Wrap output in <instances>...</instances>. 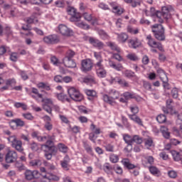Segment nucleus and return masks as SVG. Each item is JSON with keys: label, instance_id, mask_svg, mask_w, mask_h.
Instances as JSON below:
<instances>
[{"label": "nucleus", "instance_id": "obj_53", "mask_svg": "<svg viewBox=\"0 0 182 182\" xmlns=\"http://www.w3.org/2000/svg\"><path fill=\"white\" fill-rule=\"evenodd\" d=\"M77 26H78V28H81L82 29H89L90 28L89 25L83 21L77 23Z\"/></svg>", "mask_w": 182, "mask_h": 182}, {"label": "nucleus", "instance_id": "obj_47", "mask_svg": "<svg viewBox=\"0 0 182 182\" xmlns=\"http://www.w3.org/2000/svg\"><path fill=\"white\" fill-rule=\"evenodd\" d=\"M127 59H129V60H132L133 62H136V60H139V58L134 53L127 54Z\"/></svg>", "mask_w": 182, "mask_h": 182}, {"label": "nucleus", "instance_id": "obj_37", "mask_svg": "<svg viewBox=\"0 0 182 182\" xmlns=\"http://www.w3.org/2000/svg\"><path fill=\"white\" fill-rule=\"evenodd\" d=\"M57 97L58 100L60 102H69V98L68 97V95L63 94V93H60L57 95Z\"/></svg>", "mask_w": 182, "mask_h": 182}, {"label": "nucleus", "instance_id": "obj_56", "mask_svg": "<svg viewBox=\"0 0 182 182\" xmlns=\"http://www.w3.org/2000/svg\"><path fill=\"white\" fill-rule=\"evenodd\" d=\"M98 8H100V9H103V11H109L110 8H109V6L104 2H101L98 5Z\"/></svg>", "mask_w": 182, "mask_h": 182}, {"label": "nucleus", "instance_id": "obj_23", "mask_svg": "<svg viewBox=\"0 0 182 182\" xmlns=\"http://www.w3.org/2000/svg\"><path fill=\"white\" fill-rule=\"evenodd\" d=\"M125 4H128L132 8H137L141 5V0H124Z\"/></svg>", "mask_w": 182, "mask_h": 182}, {"label": "nucleus", "instance_id": "obj_16", "mask_svg": "<svg viewBox=\"0 0 182 182\" xmlns=\"http://www.w3.org/2000/svg\"><path fill=\"white\" fill-rule=\"evenodd\" d=\"M63 63L65 68H68L70 69H75L77 68L76 62L73 59L63 58Z\"/></svg>", "mask_w": 182, "mask_h": 182}, {"label": "nucleus", "instance_id": "obj_9", "mask_svg": "<svg viewBox=\"0 0 182 182\" xmlns=\"http://www.w3.org/2000/svg\"><path fill=\"white\" fill-rule=\"evenodd\" d=\"M18 160V154L15 151L9 150L5 155V161L7 164L15 163Z\"/></svg>", "mask_w": 182, "mask_h": 182}, {"label": "nucleus", "instance_id": "obj_59", "mask_svg": "<svg viewBox=\"0 0 182 182\" xmlns=\"http://www.w3.org/2000/svg\"><path fill=\"white\" fill-rule=\"evenodd\" d=\"M11 85H16V80H15V78H10L6 80V85L11 86Z\"/></svg>", "mask_w": 182, "mask_h": 182}, {"label": "nucleus", "instance_id": "obj_50", "mask_svg": "<svg viewBox=\"0 0 182 182\" xmlns=\"http://www.w3.org/2000/svg\"><path fill=\"white\" fill-rule=\"evenodd\" d=\"M19 75L23 80H28L29 79V76H28V73L26 71L20 70Z\"/></svg>", "mask_w": 182, "mask_h": 182}, {"label": "nucleus", "instance_id": "obj_51", "mask_svg": "<svg viewBox=\"0 0 182 182\" xmlns=\"http://www.w3.org/2000/svg\"><path fill=\"white\" fill-rule=\"evenodd\" d=\"M129 110H131L132 114H137L139 113V107L137 105H132L129 107Z\"/></svg>", "mask_w": 182, "mask_h": 182}, {"label": "nucleus", "instance_id": "obj_17", "mask_svg": "<svg viewBox=\"0 0 182 182\" xmlns=\"http://www.w3.org/2000/svg\"><path fill=\"white\" fill-rule=\"evenodd\" d=\"M39 174V172L38 171H31V170H26L25 172V177L26 180H32L33 178H36V175Z\"/></svg>", "mask_w": 182, "mask_h": 182}, {"label": "nucleus", "instance_id": "obj_29", "mask_svg": "<svg viewBox=\"0 0 182 182\" xmlns=\"http://www.w3.org/2000/svg\"><path fill=\"white\" fill-rule=\"evenodd\" d=\"M83 82L84 83H86L92 86V85H95L96 83V80H95V77L89 76L84 77Z\"/></svg>", "mask_w": 182, "mask_h": 182}, {"label": "nucleus", "instance_id": "obj_60", "mask_svg": "<svg viewBox=\"0 0 182 182\" xmlns=\"http://www.w3.org/2000/svg\"><path fill=\"white\" fill-rule=\"evenodd\" d=\"M109 160L112 163H117V161H119V156L115 154H112L109 156Z\"/></svg>", "mask_w": 182, "mask_h": 182}, {"label": "nucleus", "instance_id": "obj_10", "mask_svg": "<svg viewBox=\"0 0 182 182\" xmlns=\"http://www.w3.org/2000/svg\"><path fill=\"white\" fill-rule=\"evenodd\" d=\"M43 41L46 45H55L59 43V36L55 34L44 36Z\"/></svg>", "mask_w": 182, "mask_h": 182}, {"label": "nucleus", "instance_id": "obj_2", "mask_svg": "<svg viewBox=\"0 0 182 182\" xmlns=\"http://www.w3.org/2000/svg\"><path fill=\"white\" fill-rule=\"evenodd\" d=\"M151 32L154 34V38L157 41H166V34L164 32V27L161 24H154L151 26Z\"/></svg>", "mask_w": 182, "mask_h": 182}, {"label": "nucleus", "instance_id": "obj_39", "mask_svg": "<svg viewBox=\"0 0 182 182\" xmlns=\"http://www.w3.org/2000/svg\"><path fill=\"white\" fill-rule=\"evenodd\" d=\"M122 96L124 97V99L126 100H129V99H134L136 97V95H134V93L126 92L122 94Z\"/></svg>", "mask_w": 182, "mask_h": 182}, {"label": "nucleus", "instance_id": "obj_28", "mask_svg": "<svg viewBox=\"0 0 182 182\" xmlns=\"http://www.w3.org/2000/svg\"><path fill=\"white\" fill-rule=\"evenodd\" d=\"M11 123H14L16 127H23L25 126V122L19 118L11 119Z\"/></svg>", "mask_w": 182, "mask_h": 182}, {"label": "nucleus", "instance_id": "obj_13", "mask_svg": "<svg viewBox=\"0 0 182 182\" xmlns=\"http://www.w3.org/2000/svg\"><path fill=\"white\" fill-rule=\"evenodd\" d=\"M58 31L63 36H70L73 33V31L64 24H60L58 26Z\"/></svg>", "mask_w": 182, "mask_h": 182}, {"label": "nucleus", "instance_id": "obj_3", "mask_svg": "<svg viewBox=\"0 0 182 182\" xmlns=\"http://www.w3.org/2000/svg\"><path fill=\"white\" fill-rule=\"evenodd\" d=\"M146 41L147 45L151 48V52L153 53H157L156 49H159L160 52H164V48H163V45H161V43L156 41L151 35H148L146 36Z\"/></svg>", "mask_w": 182, "mask_h": 182}, {"label": "nucleus", "instance_id": "obj_58", "mask_svg": "<svg viewBox=\"0 0 182 182\" xmlns=\"http://www.w3.org/2000/svg\"><path fill=\"white\" fill-rule=\"evenodd\" d=\"M43 137H46V139H44L43 141H50L51 143H53V140H55L54 135H48V136H44Z\"/></svg>", "mask_w": 182, "mask_h": 182}, {"label": "nucleus", "instance_id": "obj_18", "mask_svg": "<svg viewBox=\"0 0 182 182\" xmlns=\"http://www.w3.org/2000/svg\"><path fill=\"white\" fill-rule=\"evenodd\" d=\"M43 178L49 180V181H59L60 178L52 173H46V175H43Z\"/></svg>", "mask_w": 182, "mask_h": 182}, {"label": "nucleus", "instance_id": "obj_21", "mask_svg": "<svg viewBox=\"0 0 182 182\" xmlns=\"http://www.w3.org/2000/svg\"><path fill=\"white\" fill-rule=\"evenodd\" d=\"M107 46L111 49V50H114V52H117V53H120L122 50L119 46H117V44L114 42L108 41L106 43Z\"/></svg>", "mask_w": 182, "mask_h": 182}, {"label": "nucleus", "instance_id": "obj_24", "mask_svg": "<svg viewBox=\"0 0 182 182\" xmlns=\"http://www.w3.org/2000/svg\"><path fill=\"white\" fill-rule=\"evenodd\" d=\"M128 117L130 120H132V122L139 124V126H143V121H141V119H140L139 116L136 114H128Z\"/></svg>", "mask_w": 182, "mask_h": 182}, {"label": "nucleus", "instance_id": "obj_35", "mask_svg": "<svg viewBox=\"0 0 182 182\" xmlns=\"http://www.w3.org/2000/svg\"><path fill=\"white\" fill-rule=\"evenodd\" d=\"M98 35L102 41H107L109 39V35L103 30L98 31Z\"/></svg>", "mask_w": 182, "mask_h": 182}, {"label": "nucleus", "instance_id": "obj_12", "mask_svg": "<svg viewBox=\"0 0 182 182\" xmlns=\"http://www.w3.org/2000/svg\"><path fill=\"white\" fill-rule=\"evenodd\" d=\"M95 68L98 77L102 79L107 75V72L105 69V65H103V64H95Z\"/></svg>", "mask_w": 182, "mask_h": 182}, {"label": "nucleus", "instance_id": "obj_44", "mask_svg": "<svg viewBox=\"0 0 182 182\" xmlns=\"http://www.w3.org/2000/svg\"><path fill=\"white\" fill-rule=\"evenodd\" d=\"M6 52H11V48H9V47L5 46L0 47V56L4 55Z\"/></svg>", "mask_w": 182, "mask_h": 182}, {"label": "nucleus", "instance_id": "obj_63", "mask_svg": "<svg viewBox=\"0 0 182 182\" xmlns=\"http://www.w3.org/2000/svg\"><path fill=\"white\" fill-rule=\"evenodd\" d=\"M112 166H110V164H105L103 166V170L104 171H105V173H110V171L112 170Z\"/></svg>", "mask_w": 182, "mask_h": 182}, {"label": "nucleus", "instance_id": "obj_55", "mask_svg": "<svg viewBox=\"0 0 182 182\" xmlns=\"http://www.w3.org/2000/svg\"><path fill=\"white\" fill-rule=\"evenodd\" d=\"M96 139H97V136H96V134L93 132L89 134V139L95 144H96Z\"/></svg>", "mask_w": 182, "mask_h": 182}, {"label": "nucleus", "instance_id": "obj_36", "mask_svg": "<svg viewBox=\"0 0 182 182\" xmlns=\"http://www.w3.org/2000/svg\"><path fill=\"white\" fill-rule=\"evenodd\" d=\"M82 144L85 150L87 151V153H92V146L89 145V143L87 142V140H83L82 141Z\"/></svg>", "mask_w": 182, "mask_h": 182}, {"label": "nucleus", "instance_id": "obj_7", "mask_svg": "<svg viewBox=\"0 0 182 182\" xmlns=\"http://www.w3.org/2000/svg\"><path fill=\"white\" fill-rule=\"evenodd\" d=\"M8 141L11 143V147L13 149H15L17 151H19V153L23 152V146H22V141L16 138V136L13 135L10 136L8 138Z\"/></svg>", "mask_w": 182, "mask_h": 182}, {"label": "nucleus", "instance_id": "obj_64", "mask_svg": "<svg viewBox=\"0 0 182 182\" xmlns=\"http://www.w3.org/2000/svg\"><path fill=\"white\" fill-rule=\"evenodd\" d=\"M67 11H68V15H70V16H72L73 15L75 14L77 12L76 11V9L73 7H68Z\"/></svg>", "mask_w": 182, "mask_h": 182}, {"label": "nucleus", "instance_id": "obj_49", "mask_svg": "<svg viewBox=\"0 0 182 182\" xmlns=\"http://www.w3.org/2000/svg\"><path fill=\"white\" fill-rule=\"evenodd\" d=\"M43 110H45V112L48 113V114H50V116H53V114H52V107H50V106L43 105Z\"/></svg>", "mask_w": 182, "mask_h": 182}, {"label": "nucleus", "instance_id": "obj_32", "mask_svg": "<svg viewBox=\"0 0 182 182\" xmlns=\"http://www.w3.org/2000/svg\"><path fill=\"white\" fill-rule=\"evenodd\" d=\"M58 149L59 150V151H60L61 153H66L67 151H69V148L68 147V146H66L64 144L60 143L58 144Z\"/></svg>", "mask_w": 182, "mask_h": 182}, {"label": "nucleus", "instance_id": "obj_4", "mask_svg": "<svg viewBox=\"0 0 182 182\" xmlns=\"http://www.w3.org/2000/svg\"><path fill=\"white\" fill-rule=\"evenodd\" d=\"M109 95H104L102 97V99L105 103H108V105H110L111 106H114V105H116L117 99H119L120 97V92L116 90H109Z\"/></svg>", "mask_w": 182, "mask_h": 182}, {"label": "nucleus", "instance_id": "obj_11", "mask_svg": "<svg viewBox=\"0 0 182 182\" xmlns=\"http://www.w3.org/2000/svg\"><path fill=\"white\" fill-rule=\"evenodd\" d=\"M92 68H93V63H92V60L87 58L84 59L81 62V70L82 72H90L92 70Z\"/></svg>", "mask_w": 182, "mask_h": 182}, {"label": "nucleus", "instance_id": "obj_43", "mask_svg": "<svg viewBox=\"0 0 182 182\" xmlns=\"http://www.w3.org/2000/svg\"><path fill=\"white\" fill-rule=\"evenodd\" d=\"M31 136L33 139H37V140H38V141H43V139H46V137L40 136L39 134L36 132H33L31 134Z\"/></svg>", "mask_w": 182, "mask_h": 182}, {"label": "nucleus", "instance_id": "obj_5", "mask_svg": "<svg viewBox=\"0 0 182 182\" xmlns=\"http://www.w3.org/2000/svg\"><path fill=\"white\" fill-rule=\"evenodd\" d=\"M122 164H123L124 167H126V168H128V170H134L131 171L130 173L133 174L135 177H137L140 174V167L131 164L130 160L129 159H123L121 161Z\"/></svg>", "mask_w": 182, "mask_h": 182}, {"label": "nucleus", "instance_id": "obj_8", "mask_svg": "<svg viewBox=\"0 0 182 182\" xmlns=\"http://www.w3.org/2000/svg\"><path fill=\"white\" fill-rule=\"evenodd\" d=\"M41 147L45 153H50L53 154V156H56L58 153V148L55 146L53 142L50 141H46V144H43Z\"/></svg>", "mask_w": 182, "mask_h": 182}, {"label": "nucleus", "instance_id": "obj_25", "mask_svg": "<svg viewBox=\"0 0 182 182\" xmlns=\"http://www.w3.org/2000/svg\"><path fill=\"white\" fill-rule=\"evenodd\" d=\"M108 63H109V65L112 69L117 70V72H120V70H122V69H123V65H122V64H120V63L116 64V63H114V61H113L112 60H109Z\"/></svg>", "mask_w": 182, "mask_h": 182}, {"label": "nucleus", "instance_id": "obj_62", "mask_svg": "<svg viewBox=\"0 0 182 182\" xmlns=\"http://www.w3.org/2000/svg\"><path fill=\"white\" fill-rule=\"evenodd\" d=\"M173 133L176 136H182V124L179 127V129H173Z\"/></svg>", "mask_w": 182, "mask_h": 182}, {"label": "nucleus", "instance_id": "obj_61", "mask_svg": "<svg viewBox=\"0 0 182 182\" xmlns=\"http://www.w3.org/2000/svg\"><path fill=\"white\" fill-rule=\"evenodd\" d=\"M82 16L85 21H87V22H90V21H92V14H88V13H84L82 14Z\"/></svg>", "mask_w": 182, "mask_h": 182}, {"label": "nucleus", "instance_id": "obj_41", "mask_svg": "<svg viewBox=\"0 0 182 182\" xmlns=\"http://www.w3.org/2000/svg\"><path fill=\"white\" fill-rule=\"evenodd\" d=\"M94 56L97 59V62L95 63V65H102L103 63V58H102V55H100V53H94Z\"/></svg>", "mask_w": 182, "mask_h": 182}, {"label": "nucleus", "instance_id": "obj_19", "mask_svg": "<svg viewBox=\"0 0 182 182\" xmlns=\"http://www.w3.org/2000/svg\"><path fill=\"white\" fill-rule=\"evenodd\" d=\"M128 45L129 48H132L133 49H136V48H139L141 43L137 38H133L128 40Z\"/></svg>", "mask_w": 182, "mask_h": 182}, {"label": "nucleus", "instance_id": "obj_22", "mask_svg": "<svg viewBox=\"0 0 182 182\" xmlns=\"http://www.w3.org/2000/svg\"><path fill=\"white\" fill-rule=\"evenodd\" d=\"M171 154L173 156L174 161H181L182 164V151H177L176 150H173L171 151Z\"/></svg>", "mask_w": 182, "mask_h": 182}, {"label": "nucleus", "instance_id": "obj_34", "mask_svg": "<svg viewBox=\"0 0 182 182\" xmlns=\"http://www.w3.org/2000/svg\"><path fill=\"white\" fill-rule=\"evenodd\" d=\"M90 129L92 132V133L97 135L100 134V133H102V130L100 129V128L96 127V125H95V124H91Z\"/></svg>", "mask_w": 182, "mask_h": 182}, {"label": "nucleus", "instance_id": "obj_38", "mask_svg": "<svg viewBox=\"0 0 182 182\" xmlns=\"http://www.w3.org/2000/svg\"><path fill=\"white\" fill-rule=\"evenodd\" d=\"M132 143L141 144V143H143V138L140 137L139 135H134L132 136Z\"/></svg>", "mask_w": 182, "mask_h": 182}, {"label": "nucleus", "instance_id": "obj_20", "mask_svg": "<svg viewBox=\"0 0 182 182\" xmlns=\"http://www.w3.org/2000/svg\"><path fill=\"white\" fill-rule=\"evenodd\" d=\"M129 39V36L125 33H117V41L119 43H126V41Z\"/></svg>", "mask_w": 182, "mask_h": 182}, {"label": "nucleus", "instance_id": "obj_42", "mask_svg": "<svg viewBox=\"0 0 182 182\" xmlns=\"http://www.w3.org/2000/svg\"><path fill=\"white\" fill-rule=\"evenodd\" d=\"M30 164L32 166V167H41V166H42V161H41V160L36 159L31 161Z\"/></svg>", "mask_w": 182, "mask_h": 182}, {"label": "nucleus", "instance_id": "obj_45", "mask_svg": "<svg viewBox=\"0 0 182 182\" xmlns=\"http://www.w3.org/2000/svg\"><path fill=\"white\" fill-rule=\"evenodd\" d=\"M123 75L126 77H134V72L130 70H126L123 72Z\"/></svg>", "mask_w": 182, "mask_h": 182}, {"label": "nucleus", "instance_id": "obj_27", "mask_svg": "<svg viewBox=\"0 0 182 182\" xmlns=\"http://www.w3.org/2000/svg\"><path fill=\"white\" fill-rule=\"evenodd\" d=\"M149 169L151 174L153 176H155L156 177H160V176H161V172L157 167L151 166H149Z\"/></svg>", "mask_w": 182, "mask_h": 182}, {"label": "nucleus", "instance_id": "obj_54", "mask_svg": "<svg viewBox=\"0 0 182 182\" xmlns=\"http://www.w3.org/2000/svg\"><path fill=\"white\" fill-rule=\"evenodd\" d=\"M59 117L62 123H64L65 124H69L70 123V122L69 121L68 117H66V116L60 114Z\"/></svg>", "mask_w": 182, "mask_h": 182}, {"label": "nucleus", "instance_id": "obj_57", "mask_svg": "<svg viewBox=\"0 0 182 182\" xmlns=\"http://www.w3.org/2000/svg\"><path fill=\"white\" fill-rule=\"evenodd\" d=\"M50 62L51 63H53V65H54L55 66H58L59 65V63H60L59 62V60L58 59V58H56V56L53 55L51 56L50 58Z\"/></svg>", "mask_w": 182, "mask_h": 182}, {"label": "nucleus", "instance_id": "obj_6", "mask_svg": "<svg viewBox=\"0 0 182 182\" xmlns=\"http://www.w3.org/2000/svg\"><path fill=\"white\" fill-rule=\"evenodd\" d=\"M68 93L70 97L75 100V102H82L83 100V95L80 93L79 90L76 89L75 87H70L68 89Z\"/></svg>", "mask_w": 182, "mask_h": 182}, {"label": "nucleus", "instance_id": "obj_14", "mask_svg": "<svg viewBox=\"0 0 182 182\" xmlns=\"http://www.w3.org/2000/svg\"><path fill=\"white\" fill-rule=\"evenodd\" d=\"M123 139L127 144V148H125V150L127 151L132 150V149H133V145L132 144L133 143V137L127 134H123Z\"/></svg>", "mask_w": 182, "mask_h": 182}, {"label": "nucleus", "instance_id": "obj_15", "mask_svg": "<svg viewBox=\"0 0 182 182\" xmlns=\"http://www.w3.org/2000/svg\"><path fill=\"white\" fill-rule=\"evenodd\" d=\"M89 43L91 45H93L95 48H97L98 49H103V48H105V43H103V42L92 37H90Z\"/></svg>", "mask_w": 182, "mask_h": 182}, {"label": "nucleus", "instance_id": "obj_1", "mask_svg": "<svg viewBox=\"0 0 182 182\" xmlns=\"http://www.w3.org/2000/svg\"><path fill=\"white\" fill-rule=\"evenodd\" d=\"M156 9L154 7L150 8L151 16H153L154 22H159L163 23L164 19H169L171 16L172 12H174V9L171 6H165L162 7L161 11L155 12Z\"/></svg>", "mask_w": 182, "mask_h": 182}, {"label": "nucleus", "instance_id": "obj_46", "mask_svg": "<svg viewBox=\"0 0 182 182\" xmlns=\"http://www.w3.org/2000/svg\"><path fill=\"white\" fill-rule=\"evenodd\" d=\"M166 119H167V118L166 117V115H164V114H159L156 117V120L160 124L165 123Z\"/></svg>", "mask_w": 182, "mask_h": 182}, {"label": "nucleus", "instance_id": "obj_33", "mask_svg": "<svg viewBox=\"0 0 182 182\" xmlns=\"http://www.w3.org/2000/svg\"><path fill=\"white\" fill-rule=\"evenodd\" d=\"M82 18V16L78 12L75 13L74 15L71 16L70 18V22H79L80 21V18Z\"/></svg>", "mask_w": 182, "mask_h": 182}, {"label": "nucleus", "instance_id": "obj_40", "mask_svg": "<svg viewBox=\"0 0 182 182\" xmlns=\"http://www.w3.org/2000/svg\"><path fill=\"white\" fill-rule=\"evenodd\" d=\"M118 85H120L122 87H129V82L126 81L124 79L120 78V77L118 78Z\"/></svg>", "mask_w": 182, "mask_h": 182}, {"label": "nucleus", "instance_id": "obj_48", "mask_svg": "<svg viewBox=\"0 0 182 182\" xmlns=\"http://www.w3.org/2000/svg\"><path fill=\"white\" fill-rule=\"evenodd\" d=\"M41 102L43 103V105H46L49 106L50 105L51 106L53 105V101L50 98H43Z\"/></svg>", "mask_w": 182, "mask_h": 182}, {"label": "nucleus", "instance_id": "obj_26", "mask_svg": "<svg viewBox=\"0 0 182 182\" xmlns=\"http://www.w3.org/2000/svg\"><path fill=\"white\" fill-rule=\"evenodd\" d=\"M160 131L164 139H170V132H168V128H167V127L161 126Z\"/></svg>", "mask_w": 182, "mask_h": 182}, {"label": "nucleus", "instance_id": "obj_31", "mask_svg": "<svg viewBox=\"0 0 182 182\" xmlns=\"http://www.w3.org/2000/svg\"><path fill=\"white\" fill-rule=\"evenodd\" d=\"M35 15H36V14H33L31 17L26 18V22H27L28 25H31V23L36 25L38 23V18L35 17Z\"/></svg>", "mask_w": 182, "mask_h": 182}, {"label": "nucleus", "instance_id": "obj_52", "mask_svg": "<svg viewBox=\"0 0 182 182\" xmlns=\"http://www.w3.org/2000/svg\"><path fill=\"white\" fill-rule=\"evenodd\" d=\"M18 58H19L18 53H11L10 55V60L11 62H16L18 60Z\"/></svg>", "mask_w": 182, "mask_h": 182}, {"label": "nucleus", "instance_id": "obj_30", "mask_svg": "<svg viewBox=\"0 0 182 182\" xmlns=\"http://www.w3.org/2000/svg\"><path fill=\"white\" fill-rule=\"evenodd\" d=\"M76 56V52L73 50H68L66 51L65 57L63 59H73Z\"/></svg>", "mask_w": 182, "mask_h": 182}]
</instances>
